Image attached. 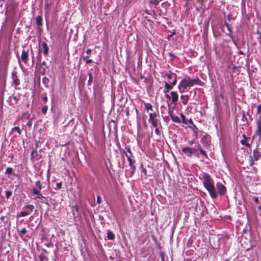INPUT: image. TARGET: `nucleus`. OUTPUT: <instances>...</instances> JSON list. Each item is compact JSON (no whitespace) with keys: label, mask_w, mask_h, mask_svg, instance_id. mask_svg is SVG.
Listing matches in <instances>:
<instances>
[{"label":"nucleus","mask_w":261,"mask_h":261,"mask_svg":"<svg viewBox=\"0 0 261 261\" xmlns=\"http://www.w3.org/2000/svg\"><path fill=\"white\" fill-rule=\"evenodd\" d=\"M203 86L204 83L198 77L191 79L190 77L183 79L179 83L178 89L180 93L188 90L190 87L194 85Z\"/></svg>","instance_id":"nucleus-1"},{"label":"nucleus","mask_w":261,"mask_h":261,"mask_svg":"<svg viewBox=\"0 0 261 261\" xmlns=\"http://www.w3.org/2000/svg\"><path fill=\"white\" fill-rule=\"evenodd\" d=\"M168 79H173L172 81H168L165 82V88L164 90V93H167L169 90L173 88V87L176 84L177 79L176 74L174 73L170 72V73L166 74Z\"/></svg>","instance_id":"nucleus-2"},{"label":"nucleus","mask_w":261,"mask_h":261,"mask_svg":"<svg viewBox=\"0 0 261 261\" xmlns=\"http://www.w3.org/2000/svg\"><path fill=\"white\" fill-rule=\"evenodd\" d=\"M202 178L203 185L208 191L210 196L212 197V179L211 176L207 173H203Z\"/></svg>","instance_id":"nucleus-3"},{"label":"nucleus","mask_w":261,"mask_h":261,"mask_svg":"<svg viewBox=\"0 0 261 261\" xmlns=\"http://www.w3.org/2000/svg\"><path fill=\"white\" fill-rule=\"evenodd\" d=\"M182 151L184 154L189 157L191 156L192 155H194L195 156H199V153L197 150L194 148L185 147L182 148Z\"/></svg>","instance_id":"nucleus-4"},{"label":"nucleus","mask_w":261,"mask_h":261,"mask_svg":"<svg viewBox=\"0 0 261 261\" xmlns=\"http://www.w3.org/2000/svg\"><path fill=\"white\" fill-rule=\"evenodd\" d=\"M211 137L208 134L202 135L201 138V142L206 148L211 147Z\"/></svg>","instance_id":"nucleus-5"},{"label":"nucleus","mask_w":261,"mask_h":261,"mask_svg":"<svg viewBox=\"0 0 261 261\" xmlns=\"http://www.w3.org/2000/svg\"><path fill=\"white\" fill-rule=\"evenodd\" d=\"M39 53H43L45 57L48 56L49 47L45 42L43 41L41 42V45L39 48Z\"/></svg>","instance_id":"nucleus-6"},{"label":"nucleus","mask_w":261,"mask_h":261,"mask_svg":"<svg viewBox=\"0 0 261 261\" xmlns=\"http://www.w3.org/2000/svg\"><path fill=\"white\" fill-rule=\"evenodd\" d=\"M40 191H41L40 189H37V188H33L32 189V192H33V194L37 195L36 198H43V200L41 201V202L48 205V202L47 200V198L43 196L40 193Z\"/></svg>","instance_id":"nucleus-7"},{"label":"nucleus","mask_w":261,"mask_h":261,"mask_svg":"<svg viewBox=\"0 0 261 261\" xmlns=\"http://www.w3.org/2000/svg\"><path fill=\"white\" fill-rule=\"evenodd\" d=\"M123 152L125 153V154L127 158V159L129 162V165L130 166V169H132V173H131V176H132L134 174V173L136 170V167L134 165V164L135 163V161L134 160H133L132 159V157L129 156L128 154L125 152V151H123Z\"/></svg>","instance_id":"nucleus-8"},{"label":"nucleus","mask_w":261,"mask_h":261,"mask_svg":"<svg viewBox=\"0 0 261 261\" xmlns=\"http://www.w3.org/2000/svg\"><path fill=\"white\" fill-rule=\"evenodd\" d=\"M11 79L13 81V84L15 86H19L20 84V80L17 76V72L15 70L13 71L11 75Z\"/></svg>","instance_id":"nucleus-9"},{"label":"nucleus","mask_w":261,"mask_h":261,"mask_svg":"<svg viewBox=\"0 0 261 261\" xmlns=\"http://www.w3.org/2000/svg\"><path fill=\"white\" fill-rule=\"evenodd\" d=\"M217 189L220 195H224L226 190V187L219 182L217 184Z\"/></svg>","instance_id":"nucleus-10"},{"label":"nucleus","mask_w":261,"mask_h":261,"mask_svg":"<svg viewBox=\"0 0 261 261\" xmlns=\"http://www.w3.org/2000/svg\"><path fill=\"white\" fill-rule=\"evenodd\" d=\"M171 94V99L172 100V102L175 106L177 105L178 100V95L176 91H172L170 93Z\"/></svg>","instance_id":"nucleus-11"},{"label":"nucleus","mask_w":261,"mask_h":261,"mask_svg":"<svg viewBox=\"0 0 261 261\" xmlns=\"http://www.w3.org/2000/svg\"><path fill=\"white\" fill-rule=\"evenodd\" d=\"M29 57V49H23L21 55V59L24 63H27L28 61Z\"/></svg>","instance_id":"nucleus-12"},{"label":"nucleus","mask_w":261,"mask_h":261,"mask_svg":"<svg viewBox=\"0 0 261 261\" xmlns=\"http://www.w3.org/2000/svg\"><path fill=\"white\" fill-rule=\"evenodd\" d=\"M261 157V152H259L257 148L254 149L253 151V158L254 161H258Z\"/></svg>","instance_id":"nucleus-13"},{"label":"nucleus","mask_w":261,"mask_h":261,"mask_svg":"<svg viewBox=\"0 0 261 261\" xmlns=\"http://www.w3.org/2000/svg\"><path fill=\"white\" fill-rule=\"evenodd\" d=\"M256 135L260 137L261 136V117L257 120V129Z\"/></svg>","instance_id":"nucleus-14"},{"label":"nucleus","mask_w":261,"mask_h":261,"mask_svg":"<svg viewBox=\"0 0 261 261\" xmlns=\"http://www.w3.org/2000/svg\"><path fill=\"white\" fill-rule=\"evenodd\" d=\"M107 237L109 240H114L115 236L114 233L111 230H108L107 231Z\"/></svg>","instance_id":"nucleus-15"},{"label":"nucleus","mask_w":261,"mask_h":261,"mask_svg":"<svg viewBox=\"0 0 261 261\" xmlns=\"http://www.w3.org/2000/svg\"><path fill=\"white\" fill-rule=\"evenodd\" d=\"M18 234H19V236L20 237V238H23V236L25 235L27 237H28V235H26L28 231L25 228H22L20 230H18Z\"/></svg>","instance_id":"nucleus-16"},{"label":"nucleus","mask_w":261,"mask_h":261,"mask_svg":"<svg viewBox=\"0 0 261 261\" xmlns=\"http://www.w3.org/2000/svg\"><path fill=\"white\" fill-rule=\"evenodd\" d=\"M5 174L8 175V176H10V175H13L15 176L16 174L13 173V169L11 167H8L5 171Z\"/></svg>","instance_id":"nucleus-17"},{"label":"nucleus","mask_w":261,"mask_h":261,"mask_svg":"<svg viewBox=\"0 0 261 261\" xmlns=\"http://www.w3.org/2000/svg\"><path fill=\"white\" fill-rule=\"evenodd\" d=\"M180 99L182 100V103L184 105H186L188 103L189 96L187 95H181L180 96Z\"/></svg>","instance_id":"nucleus-18"},{"label":"nucleus","mask_w":261,"mask_h":261,"mask_svg":"<svg viewBox=\"0 0 261 261\" xmlns=\"http://www.w3.org/2000/svg\"><path fill=\"white\" fill-rule=\"evenodd\" d=\"M156 116H157V114L155 112L150 113L149 114L148 122H150L154 120H156L157 119H155V117H156Z\"/></svg>","instance_id":"nucleus-19"},{"label":"nucleus","mask_w":261,"mask_h":261,"mask_svg":"<svg viewBox=\"0 0 261 261\" xmlns=\"http://www.w3.org/2000/svg\"><path fill=\"white\" fill-rule=\"evenodd\" d=\"M16 132L18 135L15 134V136H19L21 134V130L18 126H16L12 128L11 132Z\"/></svg>","instance_id":"nucleus-20"},{"label":"nucleus","mask_w":261,"mask_h":261,"mask_svg":"<svg viewBox=\"0 0 261 261\" xmlns=\"http://www.w3.org/2000/svg\"><path fill=\"white\" fill-rule=\"evenodd\" d=\"M35 19L38 26L42 25V18L41 16H38Z\"/></svg>","instance_id":"nucleus-21"},{"label":"nucleus","mask_w":261,"mask_h":261,"mask_svg":"<svg viewBox=\"0 0 261 261\" xmlns=\"http://www.w3.org/2000/svg\"><path fill=\"white\" fill-rule=\"evenodd\" d=\"M149 123H150L154 128L158 127L159 125H161L160 121L158 119L151 121Z\"/></svg>","instance_id":"nucleus-22"},{"label":"nucleus","mask_w":261,"mask_h":261,"mask_svg":"<svg viewBox=\"0 0 261 261\" xmlns=\"http://www.w3.org/2000/svg\"><path fill=\"white\" fill-rule=\"evenodd\" d=\"M172 119V121L176 123H180V121L179 117L176 115H173L170 116Z\"/></svg>","instance_id":"nucleus-23"},{"label":"nucleus","mask_w":261,"mask_h":261,"mask_svg":"<svg viewBox=\"0 0 261 261\" xmlns=\"http://www.w3.org/2000/svg\"><path fill=\"white\" fill-rule=\"evenodd\" d=\"M145 109L147 111L149 110L152 111L153 108L151 103H144Z\"/></svg>","instance_id":"nucleus-24"},{"label":"nucleus","mask_w":261,"mask_h":261,"mask_svg":"<svg viewBox=\"0 0 261 261\" xmlns=\"http://www.w3.org/2000/svg\"><path fill=\"white\" fill-rule=\"evenodd\" d=\"M42 83L46 87H48L49 79L47 77L42 79Z\"/></svg>","instance_id":"nucleus-25"},{"label":"nucleus","mask_w":261,"mask_h":261,"mask_svg":"<svg viewBox=\"0 0 261 261\" xmlns=\"http://www.w3.org/2000/svg\"><path fill=\"white\" fill-rule=\"evenodd\" d=\"M243 136L244 137V139L241 141V143L243 145L249 147L250 144L247 142L246 138L245 137V135H244Z\"/></svg>","instance_id":"nucleus-26"},{"label":"nucleus","mask_w":261,"mask_h":261,"mask_svg":"<svg viewBox=\"0 0 261 261\" xmlns=\"http://www.w3.org/2000/svg\"><path fill=\"white\" fill-rule=\"evenodd\" d=\"M89 56L88 55L83 57V60L86 61V63L87 64L91 63L93 62L92 59H89Z\"/></svg>","instance_id":"nucleus-27"},{"label":"nucleus","mask_w":261,"mask_h":261,"mask_svg":"<svg viewBox=\"0 0 261 261\" xmlns=\"http://www.w3.org/2000/svg\"><path fill=\"white\" fill-rule=\"evenodd\" d=\"M25 208L30 211L29 213H31L34 209V206L32 204H28L25 206Z\"/></svg>","instance_id":"nucleus-28"},{"label":"nucleus","mask_w":261,"mask_h":261,"mask_svg":"<svg viewBox=\"0 0 261 261\" xmlns=\"http://www.w3.org/2000/svg\"><path fill=\"white\" fill-rule=\"evenodd\" d=\"M88 75H89V80L88 81V86H90L91 85V84H92V80H93V78H92V74L91 72H89L88 73Z\"/></svg>","instance_id":"nucleus-29"},{"label":"nucleus","mask_w":261,"mask_h":261,"mask_svg":"<svg viewBox=\"0 0 261 261\" xmlns=\"http://www.w3.org/2000/svg\"><path fill=\"white\" fill-rule=\"evenodd\" d=\"M30 213L22 211L17 215L18 217H25L30 215Z\"/></svg>","instance_id":"nucleus-30"},{"label":"nucleus","mask_w":261,"mask_h":261,"mask_svg":"<svg viewBox=\"0 0 261 261\" xmlns=\"http://www.w3.org/2000/svg\"><path fill=\"white\" fill-rule=\"evenodd\" d=\"M62 188V182H57L56 184V186L54 187V189L56 190H58L61 189Z\"/></svg>","instance_id":"nucleus-31"},{"label":"nucleus","mask_w":261,"mask_h":261,"mask_svg":"<svg viewBox=\"0 0 261 261\" xmlns=\"http://www.w3.org/2000/svg\"><path fill=\"white\" fill-rule=\"evenodd\" d=\"M160 1V0L159 1H158V0H150L149 1V3H150V4L157 6L159 5Z\"/></svg>","instance_id":"nucleus-32"},{"label":"nucleus","mask_w":261,"mask_h":261,"mask_svg":"<svg viewBox=\"0 0 261 261\" xmlns=\"http://www.w3.org/2000/svg\"><path fill=\"white\" fill-rule=\"evenodd\" d=\"M125 149L127 150V152L128 153V155L130 157L133 156V153L131 151L130 148L129 146H125Z\"/></svg>","instance_id":"nucleus-33"},{"label":"nucleus","mask_w":261,"mask_h":261,"mask_svg":"<svg viewBox=\"0 0 261 261\" xmlns=\"http://www.w3.org/2000/svg\"><path fill=\"white\" fill-rule=\"evenodd\" d=\"M12 191H8V190L6 191V196L7 199H8L12 196Z\"/></svg>","instance_id":"nucleus-34"},{"label":"nucleus","mask_w":261,"mask_h":261,"mask_svg":"<svg viewBox=\"0 0 261 261\" xmlns=\"http://www.w3.org/2000/svg\"><path fill=\"white\" fill-rule=\"evenodd\" d=\"M35 185H36V188H37V189H40V190L42 189V186H41V182L39 180H38L36 182Z\"/></svg>","instance_id":"nucleus-35"},{"label":"nucleus","mask_w":261,"mask_h":261,"mask_svg":"<svg viewBox=\"0 0 261 261\" xmlns=\"http://www.w3.org/2000/svg\"><path fill=\"white\" fill-rule=\"evenodd\" d=\"M199 150H200V151L201 154L202 155H203V156H205V157H207V154H206V151H204V150H202V149H201V147L200 145H199Z\"/></svg>","instance_id":"nucleus-36"},{"label":"nucleus","mask_w":261,"mask_h":261,"mask_svg":"<svg viewBox=\"0 0 261 261\" xmlns=\"http://www.w3.org/2000/svg\"><path fill=\"white\" fill-rule=\"evenodd\" d=\"M168 113H169V115L170 116H171V115H174L173 114V109H172L171 108V106H170V105L169 104H168Z\"/></svg>","instance_id":"nucleus-37"},{"label":"nucleus","mask_w":261,"mask_h":261,"mask_svg":"<svg viewBox=\"0 0 261 261\" xmlns=\"http://www.w3.org/2000/svg\"><path fill=\"white\" fill-rule=\"evenodd\" d=\"M47 110H48V107L47 106H44L42 109V113H43L44 114H46L47 111Z\"/></svg>","instance_id":"nucleus-38"},{"label":"nucleus","mask_w":261,"mask_h":261,"mask_svg":"<svg viewBox=\"0 0 261 261\" xmlns=\"http://www.w3.org/2000/svg\"><path fill=\"white\" fill-rule=\"evenodd\" d=\"M37 155H38V154H37V149L36 148L35 150L32 151V153H31V156L32 158H34L35 156H37Z\"/></svg>","instance_id":"nucleus-39"},{"label":"nucleus","mask_w":261,"mask_h":261,"mask_svg":"<svg viewBox=\"0 0 261 261\" xmlns=\"http://www.w3.org/2000/svg\"><path fill=\"white\" fill-rule=\"evenodd\" d=\"M250 158H251V160H250L249 161V165L251 166V167H252L254 164V159H252V158L251 156H250Z\"/></svg>","instance_id":"nucleus-40"},{"label":"nucleus","mask_w":261,"mask_h":261,"mask_svg":"<svg viewBox=\"0 0 261 261\" xmlns=\"http://www.w3.org/2000/svg\"><path fill=\"white\" fill-rule=\"evenodd\" d=\"M72 209L73 214V215L75 216V212H77L78 211V207H77V206H73L72 207Z\"/></svg>","instance_id":"nucleus-41"},{"label":"nucleus","mask_w":261,"mask_h":261,"mask_svg":"<svg viewBox=\"0 0 261 261\" xmlns=\"http://www.w3.org/2000/svg\"><path fill=\"white\" fill-rule=\"evenodd\" d=\"M39 257L40 258V260L41 261H47L46 260V258L43 255H40L39 256Z\"/></svg>","instance_id":"nucleus-42"},{"label":"nucleus","mask_w":261,"mask_h":261,"mask_svg":"<svg viewBox=\"0 0 261 261\" xmlns=\"http://www.w3.org/2000/svg\"><path fill=\"white\" fill-rule=\"evenodd\" d=\"M41 59H42V56L41 55V53H39L37 56V61L39 62H41Z\"/></svg>","instance_id":"nucleus-43"},{"label":"nucleus","mask_w":261,"mask_h":261,"mask_svg":"<svg viewBox=\"0 0 261 261\" xmlns=\"http://www.w3.org/2000/svg\"><path fill=\"white\" fill-rule=\"evenodd\" d=\"M225 25L226 26V27H227V29H228V30L229 32L230 33H232V31H231V30H230V27L229 24L227 22H225Z\"/></svg>","instance_id":"nucleus-44"},{"label":"nucleus","mask_w":261,"mask_h":261,"mask_svg":"<svg viewBox=\"0 0 261 261\" xmlns=\"http://www.w3.org/2000/svg\"><path fill=\"white\" fill-rule=\"evenodd\" d=\"M213 198H216L217 196V192H216V191L215 190L214 186V185H213Z\"/></svg>","instance_id":"nucleus-45"},{"label":"nucleus","mask_w":261,"mask_h":261,"mask_svg":"<svg viewBox=\"0 0 261 261\" xmlns=\"http://www.w3.org/2000/svg\"><path fill=\"white\" fill-rule=\"evenodd\" d=\"M257 114H260L261 113V103L257 106Z\"/></svg>","instance_id":"nucleus-46"},{"label":"nucleus","mask_w":261,"mask_h":261,"mask_svg":"<svg viewBox=\"0 0 261 261\" xmlns=\"http://www.w3.org/2000/svg\"><path fill=\"white\" fill-rule=\"evenodd\" d=\"M155 133L156 135L160 136V132L159 130V129L158 127L155 128Z\"/></svg>","instance_id":"nucleus-47"},{"label":"nucleus","mask_w":261,"mask_h":261,"mask_svg":"<svg viewBox=\"0 0 261 261\" xmlns=\"http://www.w3.org/2000/svg\"><path fill=\"white\" fill-rule=\"evenodd\" d=\"M13 100L15 101V102L16 103L18 100H19L20 99V97L18 96V97H17V96H14L13 97Z\"/></svg>","instance_id":"nucleus-48"},{"label":"nucleus","mask_w":261,"mask_h":261,"mask_svg":"<svg viewBox=\"0 0 261 261\" xmlns=\"http://www.w3.org/2000/svg\"><path fill=\"white\" fill-rule=\"evenodd\" d=\"M97 203L98 204H100L101 202V198L99 196H97V199H96Z\"/></svg>","instance_id":"nucleus-49"},{"label":"nucleus","mask_w":261,"mask_h":261,"mask_svg":"<svg viewBox=\"0 0 261 261\" xmlns=\"http://www.w3.org/2000/svg\"><path fill=\"white\" fill-rule=\"evenodd\" d=\"M163 119H164V120L167 123H168L169 121V118L168 116H165L163 117Z\"/></svg>","instance_id":"nucleus-50"},{"label":"nucleus","mask_w":261,"mask_h":261,"mask_svg":"<svg viewBox=\"0 0 261 261\" xmlns=\"http://www.w3.org/2000/svg\"><path fill=\"white\" fill-rule=\"evenodd\" d=\"M42 99L44 101V102L45 103L47 102V101H48V98L46 96V95L44 96L43 98H42Z\"/></svg>","instance_id":"nucleus-51"},{"label":"nucleus","mask_w":261,"mask_h":261,"mask_svg":"<svg viewBox=\"0 0 261 261\" xmlns=\"http://www.w3.org/2000/svg\"><path fill=\"white\" fill-rule=\"evenodd\" d=\"M254 202H255V203H256V204L258 203L259 199L257 197H254Z\"/></svg>","instance_id":"nucleus-52"},{"label":"nucleus","mask_w":261,"mask_h":261,"mask_svg":"<svg viewBox=\"0 0 261 261\" xmlns=\"http://www.w3.org/2000/svg\"><path fill=\"white\" fill-rule=\"evenodd\" d=\"M32 121L31 120H29L28 122H27V125L29 126V127H30L32 126Z\"/></svg>","instance_id":"nucleus-53"},{"label":"nucleus","mask_w":261,"mask_h":261,"mask_svg":"<svg viewBox=\"0 0 261 261\" xmlns=\"http://www.w3.org/2000/svg\"><path fill=\"white\" fill-rule=\"evenodd\" d=\"M91 49L89 48L86 50V54H87V55L89 56V55L91 53Z\"/></svg>","instance_id":"nucleus-54"},{"label":"nucleus","mask_w":261,"mask_h":261,"mask_svg":"<svg viewBox=\"0 0 261 261\" xmlns=\"http://www.w3.org/2000/svg\"><path fill=\"white\" fill-rule=\"evenodd\" d=\"M165 97L168 98V99H171V96H170L169 94H168L167 93H165Z\"/></svg>","instance_id":"nucleus-55"},{"label":"nucleus","mask_w":261,"mask_h":261,"mask_svg":"<svg viewBox=\"0 0 261 261\" xmlns=\"http://www.w3.org/2000/svg\"><path fill=\"white\" fill-rule=\"evenodd\" d=\"M142 171L145 174H146L147 170L145 168L142 167Z\"/></svg>","instance_id":"nucleus-56"},{"label":"nucleus","mask_w":261,"mask_h":261,"mask_svg":"<svg viewBox=\"0 0 261 261\" xmlns=\"http://www.w3.org/2000/svg\"><path fill=\"white\" fill-rule=\"evenodd\" d=\"M193 143H194V141H189L188 142V144L190 145H192Z\"/></svg>","instance_id":"nucleus-57"},{"label":"nucleus","mask_w":261,"mask_h":261,"mask_svg":"<svg viewBox=\"0 0 261 261\" xmlns=\"http://www.w3.org/2000/svg\"><path fill=\"white\" fill-rule=\"evenodd\" d=\"M181 117H182V119H185V117L182 114H181Z\"/></svg>","instance_id":"nucleus-58"},{"label":"nucleus","mask_w":261,"mask_h":261,"mask_svg":"<svg viewBox=\"0 0 261 261\" xmlns=\"http://www.w3.org/2000/svg\"><path fill=\"white\" fill-rule=\"evenodd\" d=\"M46 63H45V62H43L42 63V65H45Z\"/></svg>","instance_id":"nucleus-59"},{"label":"nucleus","mask_w":261,"mask_h":261,"mask_svg":"<svg viewBox=\"0 0 261 261\" xmlns=\"http://www.w3.org/2000/svg\"><path fill=\"white\" fill-rule=\"evenodd\" d=\"M51 243H49V244H48L47 245V247H49V246H51Z\"/></svg>","instance_id":"nucleus-60"},{"label":"nucleus","mask_w":261,"mask_h":261,"mask_svg":"<svg viewBox=\"0 0 261 261\" xmlns=\"http://www.w3.org/2000/svg\"><path fill=\"white\" fill-rule=\"evenodd\" d=\"M168 81H172L173 80V79H168Z\"/></svg>","instance_id":"nucleus-61"},{"label":"nucleus","mask_w":261,"mask_h":261,"mask_svg":"<svg viewBox=\"0 0 261 261\" xmlns=\"http://www.w3.org/2000/svg\"><path fill=\"white\" fill-rule=\"evenodd\" d=\"M37 147H38V143H36V148H37Z\"/></svg>","instance_id":"nucleus-62"},{"label":"nucleus","mask_w":261,"mask_h":261,"mask_svg":"<svg viewBox=\"0 0 261 261\" xmlns=\"http://www.w3.org/2000/svg\"><path fill=\"white\" fill-rule=\"evenodd\" d=\"M38 199H41L42 200L41 201H43V198H38Z\"/></svg>","instance_id":"nucleus-63"},{"label":"nucleus","mask_w":261,"mask_h":261,"mask_svg":"<svg viewBox=\"0 0 261 261\" xmlns=\"http://www.w3.org/2000/svg\"><path fill=\"white\" fill-rule=\"evenodd\" d=\"M18 61H19V64L20 66H21V65H20V61H19V59H18Z\"/></svg>","instance_id":"nucleus-64"}]
</instances>
